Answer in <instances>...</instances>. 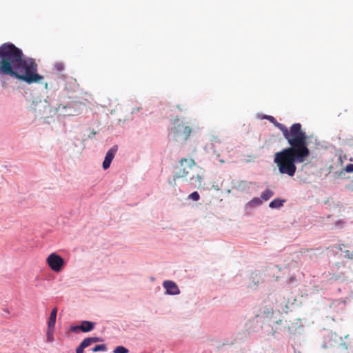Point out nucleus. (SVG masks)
Returning <instances> with one entry per match:
<instances>
[{
    "mask_svg": "<svg viewBox=\"0 0 353 353\" xmlns=\"http://www.w3.org/2000/svg\"><path fill=\"white\" fill-rule=\"evenodd\" d=\"M265 118L282 132L283 137L290 145V147L274 154V163L280 174L294 176L296 172V163H303L310 154L306 132L299 123H293L288 128L277 122L272 116L268 115Z\"/></svg>",
    "mask_w": 353,
    "mask_h": 353,
    "instance_id": "1",
    "label": "nucleus"
},
{
    "mask_svg": "<svg viewBox=\"0 0 353 353\" xmlns=\"http://www.w3.org/2000/svg\"><path fill=\"white\" fill-rule=\"evenodd\" d=\"M38 65L32 58L25 57L22 50L11 43L0 46V75L9 76L28 84L41 83Z\"/></svg>",
    "mask_w": 353,
    "mask_h": 353,
    "instance_id": "2",
    "label": "nucleus"
},
{
    "mask_svg": "<svg viewBox=\"0 0 353 353\" xmlns=\"http://www.w3.org/2000/svg\"><path fill=\"white\" fill-rule=\"evenodd\" d=\"M192 128L189 125H185L179 119H176L174 122L172 129L173 139L176 141H186L190 136Z\"/></svg>",
    "mask_w": 353,
    "mask_h": 353,
    "instance_id": "3",
    "label": "nucleus"
},
{
    "mask_svg": "<svg viewBox=\"0 0 353 353\" xmlns=\"http://www.w3.org/2000/svg\"><path fill=\"white\" fill-rule=\"evenodd\" d=\"M180 168L174 175V179L186 177L189 173L188 170H191L196 165V163L192 159L183 158L179 161Z\"/></svg>",
    "mask_w": 353,
    "mask_h": 353,
    "instance_id": "4",
    "label": "nucleus"
},
{
    "mask_svg": "<svg viewBox=\"0 0 353 353\" xmlns=\"http://www.w3.org/2000/svg\"><path fill=\"white\" fill-rule=\"evenodd\" d=\"M46 263L50 269L55 272H61L65 265L64 259L55 252L48 255Z\"/></svg>",
    "mask_w": 353,
    "mask_h": 353,
    "instance_id": "5",
    "label": "nucleus"
},
{
    "mask_svg": "<svg viewBox=\"0 0 353 353\" xmlns=\"http://www.w3.org/2000/svg\"><path fill=\"white\" fill-rule=\"evenodd\" d=\"M118 150V146L117 145L112 146L106 153L104 161L103 162V168L107 170L110 168V164L114 158V156Z\"/></svg>",
    "mask_w": 353,
    "mask_h": 353,
    "instance_id": "6",
    "label": "nucleus"
},
{
    "mask_svg": "<svg viewBox=\"0 0 353 353\" xmlns=\"http://www.w3.org/2000/svg\"><path fill=\"white\" fill-rule=\"evenodd\" d=\"M163 285L166 290V292L169 294L176 295L180 293L179 288L174 281H165Z\"/></svg>",
    "mask_w": 353,
    "mask_h": 353,
    "instance_id": "7",
    "label": "nucleus"
},
{
    "mask_svg": "<svg viewBox=\"0 0 353 353\" xmlns=\"http://www.w3.org/2000/svg\"><path fill=\"white\" fill-rule=\"evenodd\" d=\"M94 323L90 321H84L79 325L80 330L83 332H88L94 329Z\"/></svg>",
    "mask_w": 353,
    "mask_h": 353,
    "instance_id": "8",
    "label": "nucleus"
},
{
    "mask_svg": "<svg viewBox=\"0 0 353 353\" xmlns=\"http://www.w3.org/2000/svg\"><path fill=\"white\" fill-rule=\"evenodd\" d=\"M57 314V308L54 307L52 310L50 318L48 322V327H54Z\"/></svg>",
    "mask_w": 353,
    "mask_h": 353,
    "instance_id": "9",
    "label": "nucleus"
},
{
    "mask_svg": "<svg viewBox=\"0 0 353 353\" xmlns=\"http://www.w3.org/2000/svg\"><path fill=\"white\" fill-rule=\"evenodd\" d=\"M284 202L285 200L275 199L270 203L269 207L271 208H279L283 205Z\"/></svg>",
    "mask_w": 353,
    "mask_h": 353,
    "instance_id": "10",
    "label": "nucleus"
},
{
    "mask_svg": "<svg viewBox=\"0 0 353 353\" xmlns=\"http://www.w3.org/2000/svg\"><path fill=\"white\" fill-rule=\"evenodd\" d=\"M203 180V176L196 174L195 176H192L190 178L191 183H194L195 187L200 188L201 186V181Z\"/></svg>",
    "mask_w": 353,
    "mask_h": 353,
    "instance_id": "11",
    "label": "nucleus"
},
{
    "mask_svg": "<svg viewBox=\"0 0 353 353\" xmlns=\"http://www.w3.org/2000/svg\"><path fill=\"white\" fill-rule=\"evenodd\" d=\"M274 195L273 191H272L270 189H266L265 191H263L261 194V198L263 201H268L269 200L272 196Z\"/></svg>",
    "mask_w": 353,
    "mask_h": 353,
    "instance_id": "12",
    "label": "nucleus"
},
{
    "mask_svg": "<svg viewBox=\"0 0 353 353\" xmlns=\"http://www.w3.org/2000/svg\"><path fill=\"white\" fill-rule=\"evenodd\" d=\"M262 204V201L260 198L255 197L252 199L248 205L251 207H256Z\"/></svg>",
    "mask_w": 353,
    "mask_h": 353,
    "instance_id": "13",
    "label": "nucleus"
},
{
    "mask_svg": "<svg viewBox=\"0 0 353 353\" xmlns=\"http://www.w3.org/2000/svg\"><path fill=\"white\" fill-rule=\"evenodd\" d=\"M54 328V327H48V331H47V341L48 342H52L54 340V336H53Z\"/></svg>",
    "mask_w": 353,
    "mask_h": 353,
    "instance_id": "14",
    "label": "nucleus"
},
{
    "mask_svg": "<svg viewBox=\"0 0 353 353\" xmlns=\"http://www.w3.org/2000/svg\"><path fill=\"white\" fill-rule=\"evenodd\" d=\"M114 353H128V350L123 346H117L113 351Z\"/></svg>",
    "mask_w": 353,
    "mask_h": 353,
    "instance_id": "15",
    "label": "nucleus"
},
{
    "mask_svg": "<svg viewBox=\"0 0 353 353\" xmlns=\"http://www.w3.org/2000/svg\"><path fill=\"white\" fill-rule=\"evenodd\" d=\"M106 350V346L104 344L97 345L94 347L92 349L93 352H99V351H105Z\"/></svg>",
    "mask_w": 353,
    "mask_h": 353,
    "instance_id": "16",
    "label": "nucleus"
},
{
    "mask_svg": "<svg viewBox=\"0 0 353 353\" xmlns=\"http://www.w3.org/2000/svg\"><path fill=\"white\" fill-rule=\"evenodd\" d=\"M91 344H92V341L90 337L85 338L82 341L81 343V345L84 347L86 348L89 347Z\"/></svg>",
    "mask_w": 353,
    "mask_h": 353,
    "instance_id": "17",
    "label": "nucleus"
},
{
    "mask_svg": "<svg viewBox=\"0 0 353 353\" xmlns=\"http://www.w3.org/2000/svg\"><path fill=\"white\" fill-rule=\"evenodd\" d=\"M188 199L197 201L200 199V195L197 192H193L188 196Z\"/></svg>",
    "mask_w": 353,
    "mask_h": 353,
    "instance_id": "18",
    "label": "nucleus"
},
{
    "mask_svg": "<svg viewBox=\"0 0 353 353\" xmlns=\"http://www.w3.org/2000/svg\"><path fill=\"white\" fill-rule=\"evenodd\" d=\"M54 68L58 72H61L64 70V64L62 62H57L54 65Z\"/></svg>",
    "mask_w": 353,
    "mask_h": 353,
    "instance_id": "19",
    "label": "nucleus"
},
{
    "mask_svg": "<svg viewBox=\"0 0 353 353\" xmlns=\"http://www.w3.org/2000/svg\"><path fill=\"white\" fill-rule=\"evenodd\" d=\"M345 171L346 172H348V173H352L353 172V164H347L345 168H344Z\"/></svg>",
    "mask_w": 353,
    "mask_h": 353,
    "instance_id": "20",
    "label": "nucleus"
},
{
    "mask_svg": "<svg viewBox=\"0 0 353 353\" xmlns=\"http://www.w3.org/2000/svg\"><path fill=\"white\" fill-rule=\"evenodd\" d=\"M345 257L346 258L350 259H353V253L351 252L350 251L346 250L345 252Z\"/></svg>",
    "mask_w": 353,
    "mask_h": 353,
    "instance_id": "21",
    "label": "nucleus"
},
{
    "mask_svg": "<svg viewBox=\"0 0 353 353\" xmlns=\"http://www.w3.org/2000/svg\"><path fill=\"white\" fill-rule=\"evenodd\" d=\"M84 347L80 344L76 349V353H83Z\"/></svg>",
    "mask_w": 353,
    "mask_h": 353,
    "instance_id": "22",
    "label": "nucleus"
},
{
    "mask_svg": "<svg viewBox=\"0 0 353 353\" xmlns=\"http://www.w3.org/2000/svg\"><path fill=\"white\" fill-rule=\"evenodd\" d=\"M90 338L92 343L101 341V339L99 337H90Z\"/></svg>",
    "mask_w": 353,
    "mask_h": 353,
    "instance_id": "23",
    "label": "nucleus"
},
{
    "mask_svg": "<svg viewBox=\"0 0 353 353\" xmlns=\"http://www.w3.org/2000/svg\"><path fill=\"white\" fill-rule=\"evenodd\" d=\"M70 330H71V331L74 332H76L79 330H81L79 325L72 327Z\"/></svg>",
    "mask_w": 353,
    "mask_h": 353,
    "instance_id": "24",
    "label": "nucleus"
},
{
    "mask_svg": "<svg viewBox=\"0 0 353 353\" xmlns=\"http://www.w3.org/2000/svg\"><path fill=\"white\" fill-rule=\"evenodd\" d=\"M45 88H48V83H46V84H45Z\"/></svg>",
    "mask_w": 353,
    "mask_h": 353,
    "instance_id": "25",
    "label": "nucleus"
},
{
    "mask_svg": "<svg viewBox=\"0 0 353 353\" xmlns=\"http://www.w3.org/2000/svg\"><path fill=\"white\" fill-rule=\"evenodd\" d=\"M352 161H353V159H351Z\"/></svg>",
    "mask_w": 353,
    "mask_h": 353,
    "instance_id": "26",
    "label": "nucleus"
}]
</instances>
